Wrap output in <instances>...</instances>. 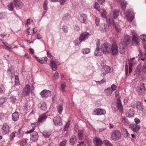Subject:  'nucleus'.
<instances>
[{
	"instance_id": "obj_1",
	"label": "nucleus",
	"mask_w": 146,
	"mask_h": 146,
	"mask_svg": "<svg viewBox=\"0 0 146 146\" xmlns=\"http://www.w3.org/2000/svg\"><path fill=\"white\" fill-rule=\"evenodd\" d=\"M124 39L126 41V42L125 41H122L119 44L120 52L121 53H123L125 51L127 43L130 40L129 37L127 35H125Z\"/></svg>"
},
{
	"instance_id": "obj_15",
	"label": "nucleus",
	"mask_w": 146,
	"mask_h": 146,
	"mask_svg": "<svg viewBox=\"0 0 146 146\" xmlns=\"http://www.w3.org/2000/svg\"><path fill=\"white\" fill-rule=\"evenodd\" d=\"M131 127L132 130L134 131L137 132L138 131L139 129L140 128V126L137 125H132Z\"/></svg>"
},
{
	"instance_id": "obj_54",
	"label": "nucleus",
	"mask_w": 146,
	"mask_h": 146,
	"mask_svg": "<svg viewBox=\"0 0 146 146\" xmlns=\"http://www.w3.org/2000/svg\"><path fill=\"white\" fill-rule=\"evenodd\" d=\"M66 0H59L60 3L61 4H63L66 1Z\"/></svg>"
},
{
	"instance_id": "obj_14",
	"label": "nucleus",
	"mask_w": 146,
	"mask_h": 146,
	"mask_svg": "<svg viewBox=\"0 0 146 146\" xmlns=\"http://www.w3.org/2000/svg\"><path fill=\"white\" fill-rule=\"evenodd\" d=\"M139 42L138 39L135 36H134L132 38V44L133 46H136L138 44Z\"/></svg>"
},
{
	"instance_id": "obj_50",
	"label": "nucleus",
	"mask_w": 146,
	"mask_h": 146,
	"mask_svg": "<svg viewBox=\"0 0 146 146\" xmlns=\"http://www.w3.org/2000/svg\"><path fill=\"white\" fill-rule=\"evenodd\" d=\"M134 120L135 122L137 124L139 123L140 122L139 119L138 118H135Z\"/></svg>"
},
{
	"instance_id": "obj_55",
	"label": "nucleus",
	"mask_w": 146,
	"mask_h": 146,
	"mask_svg": "<svg viewBox=\"0 0 146 146\" xmlns=\"http://www.w3.org/2000/svg\"><path fill=\"white\" fill-rule=\"evenodd\" d=\"M29 50L30 52L32 54H33L34 53V51L33 49H32V48H30L29 49Z\"/></svg>"
},
{
	"instance_id": "obj_48",
	"label": "nucleus",
	"mask_w": 146,
	"mask_h": 146,
	"mask_svg": "<svg viewBox=\"0 0 146 146\" xmlns=\"http://www.w3.org/2000/svg\"><path fill=\"white\" fill-rule=\"evenodd\" d=\"M66 86L65 84H62L61 85V87L62 90L63 91H65V90L64 89L66 87Z\"/></svg>"
},
{
	"instance_id": "obj_16",
	"label": "nucleus",
	"mask_w": 146,
	"mask_h": 146,
	"mask_svg": "<svg viewBox=\"0 0 146 146\" xmlns=\"http://www.w3.org/2000/svg\"><path fill=\"white\" fill-rule=\"evenodd\" d=\"M50 65L53 70H56L57 68V66L54 60L52 59L51 60Z\"/></svg>"
},
{
	"instance_id": "obj_46",
	"label": "nucleus",
	"mask_w": 146,
	"mask_h": 146,
	"mask_svg": "<svg viewBox=\"0 0 146 146\" xmlns=\"http://www.w3.org/2000/svg\"><path fill=\"white\" fill-rule=\"evenodd\" d=\"M54 78L55 79H57L59 77V74L58 72H56L54 75Z\"/></svg>"
},
{
	"instance_id": "obj_8",
	"label": "nucleus",
	"mask_w": 146,
	"mask_h": 146,
	"mask_svg": "<svg viewBox=\"0 0 146 146\" xmlns=\"http://www.w3.org/2000/svg\"><path fill=\"white\" fill-rule=\"evenodd\" d=\"M110 67L107 66H104L103 67L102 71L103 74H106L110 72Z\"/></svg>"
},
{
	"instance_id": "obj_43",
	"label": "nucleus",
	"mask_w": 146,
	"mask_h": 146,
	"mask_svg": "<svg viewBox=\"0 0 146 146\" xmlns=\"http://www.w3.org/2000/svg\"><path fill=\"white\" fill-rule=\"evenodd\" d=\"M118 15V14L117 13V12H114L113 13V17L114 19L117 18Z\"/></svg>"
},
{
	"instance_id": "obj_7",
	"label": "nucleus",
	"mask_w": 146,
	"mask_h": 146,
	"mask_svg": "<svg viewBox=\"0 0 146 146\" xmlns=\"http://www.w3.org/2000/svg\"><path fill=\"white\" fill-rule=\"evenodd\" d=\"M93 142L94 144L97 146H101L102 144V142L100 138L96 137L94 138Z\"/></svg>"
},
{
	"instance_id": "obj_60",
	"label": "nucleus",
	"mask_w": 146,
	"mask_h": 146,
	"mask_svg": "<svg viewBox=\"0 0 146 146\" xmlns=\"http://www.w3.org/2000/svg\"><path fill=\"white\" fill-rule=\"evenodd\" d=\"M41 36L40 34H38L37 36V39H40L41 38Z\"/></svg>"
},
{
	"instance_id": "obj_61",
	"label": "nucleus",
	"mask_w": 146,
	"mask_h": 146,
	"mask_svg": "<svg viewBox=\"0 0 146 146\" xmlns=\"http://www.w3.org/2000/svg\"><path fill=\"white\" fill-rule=\"evenodd\" d=\"M143 90L140 89L139 90L138 92L140 94H141L143 92Z\"/></svg>"
},
{
	"instance_id": "obj_56",
	"label": "nucleus",
	"mask_w": 146,
	"mask_h": 146,
	"mask_svg": "<svg viewBox=\"0 0 146 146\" xmlns=\"http://www.w3.org/2000/svg\"><path fill=\"white\" fill-rule=\"evenodd\" d=\"M84 142L83 141L79 142V143L77 144V146H81L82 145L84 144Z\"/></svg>"
},
{
	"instance_id": "obj_39",
	"label": "nucleus",
	"mask_w": 146,
	"mask_h": 146,
	"mask_svg": "<svg viewBox=\"0 0 146 146\" xmlns=\"http://www.w3.org/2000/svg\"><path fill=\"white\" fill-rule=\"evenodd\" d=\"M104 143L106 145L108 144H109V146H112V145L111 143H110L108 141L106 140H105L104 141Z\"/></svg>"
},
{
	"instance_id": "obj_11",
	"label": "nucleus",
	"mask_w": 146,
	"mask_h": 146,
	"mask_svg": "<svg viewBox=\"0 0 146 146\" xmlns=\"http://www.w3.org/2000/svg\"><path fill=\"white\" fill-rule=\"evenodd\" d=\"M94 114L97 115L104 114L106 112L105 110L103 109H98L94 111Z\"/></svg>"
},
{
	"instance_id": "obj_40",
	"label": "nucleus",
	"mask_w": 146,
	"mask_h": 146,
	"mask_svg": "<svg viewBox=\"0 0 146 146\" xmlns=\"http://www.w3.org/2000/svg\"><path fill=\"white\" fill-rule=\"evenodd\" d=\"M47 56L48 57L50 58L51 59H52L53 58V57L52 56L51 53L49 51H48L47 52Z\"/></svg>"
},
{
	"instance_id": "obj_45",
	"label": "nucleus",
	"mask_w": 146,
	"mask_h": 146,
	"mask_svg": "<svg viewBox=\"0 0 146 146\" xmlns=\"http://www.w3.org/2000/svg\"><path fill=\"white\" fill-rule=\"evenodd\" d=\"M117 87V86H116L114 84H113L111 86V88L112 89V90L113 91L115 90L116 88Z\"/></svg>"
},
{
	"instance_id": "obj_13",
	"label": "nucleus",
	"mask_w": 146,
	"mask_h": 146,
	"mask_svg": "<svg viewBox=\"0 0 146 146\" xmlns=\"http://www.w3.org/2000/svg\"><path fill=\"white\" fill-rule=\"evenodd\" d=\"M102 53L103 52L100 48H96L94 52V55L96 56H101Z\"/></svg>"
},
{
	"instance_id": "obj_35",
	"label": "nucleus",
	"mask_w": 146,
	"mask_h": 146,
	"mask_svg": "<svg viewBox=\"0 0 146 146\" xmlns=\"http://www.w3.org/2000/svg\"><path fill=\"white\" fill-rule=\"evenodd\" d=\"M15 82L16 85H19V78L18 76H15Z\"/></svg>"
},
{
	"instance_id": "obj_17",
	"label": "nucleus",
	"mask_w": 146,
	"mask_h": 146,
	"mask_svg": "<svg viewBox=\"0 0 146 146\" xmlns=\"http://www.w3.org/2000/svg\"><path fill=\"white\" fill-rule=\"evenodd\" d=\"M39 107L42 110H45L47 109L46 105L44 102L40 103L39 104Z\"/></svg>"
},
{
	"instance_id": "obj_63",
	"label": "nucleus",
	"mask_w": 146,
	"mask_h": 146,
	"mask_svg": "<svg viewBox=\"0 0 146 146\" xmlns=\"http://www.w3.org/2000/svg\"><path fill=\"white\" fill-rule=\"evenodd\" d=\"M11 137L12 138H13L15 137V133H12L11 135Z\"/></svg>"
},
{
	"instance_id": "obj_58",
	"label": "nucleus",
	"mask_w": 146,
	"mask_h": 146,
	"mask_svg": "<svg viewBox=\"0 0 146 146\" xmlns=\"http://www.w3.org/2000/svg\"><path fill=\"white\" fill-rule=\"evenodd\" d=\"M25 57H27V58H30V56L28 54H27V53L25 54Z\"/></svg>"
},
{
	"instance_id": "obj_42",
	"label": "nucleus",
	"mask_w": 146,
	"mask_h": 146,
	"mask_svg": "<svg viewBox=\"0 0 146 146\" xmlns=\"http://www.w3.org/2000/svg\"><path fill=\"white\" fill-rule=\"evenodd\" d=\"M33 20L30 19H28L27 20L26 24L27 25H28L29 24L33 23Z\"/></svg>"
},
{
	"instance_id": "obj_31",
	"label": "nucleus",
	"mask_w": 146,
	"mask_h": 146,
	"mask_svg": "<svg viewBox=\"0 0 146 146\" xmlns=\"http://www.w3.org/2000/svg\"><path fill=\"white\" fill-rule=\"evenodd\" d=\"M8 9L9 11H11L13 10V3H11L8 6Z\"/></svg>"
},
{
	"instance_id": "obj_12",
	"label": "nucleus",
	"mask_w": 146,
	"mask_h": 146,
	"mask_svg": "<svg viewBox=\"0 0 146 146\" xmlns=\"http://www.w3.org/2000/svg\"><path fill=\"white\" fill-rule=\"evenodd\" d=\"M88 36V34L87 33H84L81 35L79 39L80 41L85 40L87 38Z\"/></svg>"
},
{
	"instance_id": "obj_64",
	"label": "nucleus",
	"mask_w": 146,
	"mask_h": 146,
	"mask_svg": "<svg viewBox=\"0 0 146 146\" xmlns=\"http://www.w3.org/2000/svg\"><path fill=\"white\" fill-rule=\"evenodd\" d=\"M98 0L99 2V3L100 4H102V3L105 1V0Z\"/></svg>"
},
{
	"instance_id": "obj_23",
	"label": "nucleus",
	"mask_w": 146,
	"mask_h": 146,
	"mask_svg": "<svg viewBox=\"0 0 146 146\" xmlns=\"http://www.w3.org/2000/svg\"><path fill=\"white\" fill-rule=\"evenodd\" d=\"M122 133L123 135L125 137H127L129 136L128 132L125 128H123L122 129Z\"/></svg>"
},
{
	"instance_id": "obj_47",
	"label": "nucleus",
	"mask_w": 146,
	"mask_h": 146,
	"mask_svg": "<svg viewBox=\"0 0 146 146\" xmlns=\"http://www.w3.org/2000/svg\"><path fill=\"white\" fill-rule=\"evenodd\" d=\"M27 143V139H23V140L22 144L23 145H26V143Z\"/></svg>"
},
{
	"instance_id": "obj_38",
	"label": "nucleus",
	"mask_w": 146,
	"mask_h": 146,
	"mask_svg": "<svg viewBox=\"0 0 146 146\" xmlns=\"http://www.w3.org/2000/svg\"><path fill=\"white\" fill-rule=\"evenodd\" d=\"M140 38L143 41H146V36L144 35H143L140 36Z\"/></svg>"
},
{
	"instance_id": "obj_44",
	"label": "nucleus",
	"mask_w": 146,
	"mask_h": 146,
	"mask_svg": "<svg viewBox=\"0 0 146 146\" xmlns=\"http://www.w3.org/2000/svg\"><path fill=\"white\" fill-rule=\"evenodd\" d=\"M115 96L118 98L117 100L119 99H120L119 97V91L118 90H116L115 92Z\"/></svg>"
},
{
	"instance_id": "obj_22",
	"label": "nucleus",
	"mask_w": 146,
	"mask_h": 146,
	"mask_svg": "<svg viewBox=\"0 0 146 146\" xmlns=\"http://www.w3.org/2000/svg\"><path fill=\"white\" fill-rule=\"evenodd\" d=\"M118 103L117 104V106L118 109L120 111L122 112L123 111V107L121 103L120 99H119V100H118Z\"/></svg>"
},
{
	"instance_id": "obj_24",
	"label": "nucleus",
	"mask_w": 146,
	"mask_h": 146,
	"mask_svg": "<svg viewBox=\"0 0 146 146\" xmlns=\"http://www.w3.org/2000/svg\"><path fill=\"white\" fill-rule=\"evenodd\" d=\"M19 115L17 112H15L12 115V119L14 121L17 120L19 118Z\"/></svg>"
},
{
	"instance_id": "obj_28",
	"label": "nucleus",
	"mask_w": 146,
	"mask_h": 146,
	"mask_svg": "<svg viewBox=\"0 0 146 146\" xmlns=\"http://www.w3.org/2000/svg\"><path fill=\"white\" fill-rule=\"evenodd\" d=\"M104 91L105 94L107 95H111L112 92L111 89L110 88L105 90Z\"/></svg>"
},
{
	"instance_id": "obj_20",
	"label": "nucleus",
	"mask_w": 146,
	"mask_h": 146,
	"mask_svg": "<svg viewBox=\"0 0 146 146\" xmlns=\"http://www.w3.org/2000/svg\"><path fill=\"white\" fill-rule=\"evenodd\" d=\"M14 3L15 7L17 8L20 7L22 5L21 3L18 0H14Z\"/></svg>"
},
{
	"instance_id": "obj_9",
	"label": "nucleus",
	"mask_w": 146,
	"mask_h": 146,
	"mask_svg": "<svg viewBox=\"0 0 146 146\" xmlns=\"http://www.w3.org/2000/svg\"><path fill=\"white\" fill-rule=\"evenodd\" d=\"M54 122L55 125H58L61 124V120L60 117L59 116L55 117L54 119Z\"/></svg>"
},
{
	"instance_id": "obj_36",
	"label": "nucleus",
	"mask_w": 146,
	"mask_h": 146,
	"mask_svg": "<svg viewBox=\"0 0 146 146\" xmlns=\"http://www.w3.org/2000/svg\"><path fill=\"white\" fill-rule=\"evenodd\" d=\"M90 51V50L89 48H86L83 50V52L84 54H86L89 53Z\"/></svg>"
},
{
	"instance_id": "obj_19",
	"label": "nucleus",
	"mask_w": 146,
	"mask_h": 146,
	"mask_svg": "<svg viewBox=\"0 0 146 146\" xmlns=\"http://www.w3.org/2000/svg\"><path fill=\"white\" fill-rule=\"evenodd\" d=\"M80 20L81 22L85 23L86 22V16L85 15H82L80 18Z\"/></svg>"
},
{
	"instance_id": "obj_59",
	"label": "nucleus",
	"mask_w": 146,
	"mask_h": 146,
	"mask_svg": "<svg viewBox=\"0 0 146 146\" xmlns=\"http://www.w3.org/2000/svg\"><path fill=\"white\" fill-rule=\"evenodd\" d=\"M121 5L123 7H125V6L126 5V3L124 2H122L121 3Z\"/></svg>"
},
{
	"instance_id": "obj_18",
	"label": "nucleus",
	"mask_w": 146,
	"mask_h": 146,
	"mask_svg": "<svg viewBox=\"0 0 146 146\" xmlns=\"http://www.w3.org/2000/svg\"><path fill=\"white\" fill-rule=\"evenodd\" d=\"M37 31L36 30H35V29H31L29 28L27 29V33L29 35H32L36 33Z\"/></svg>"
},
{
	"instance_id": "obj_49",
	"label": "nucleus",
	"mask_w": 146,
	"mask_h": 146,
	"mask_svg": "<svg viewBox=\"0 0 146 146\" xmlns=\"http://www.w3.org/2000/svg\"><path fill=\"white\" fill-rule=\"evenodd\" d=\"M70 125V123H67L66 124L65 127V130H66L68 129V127H69Z\"/></svg>"
},
{
	"instance_id": "obj_25",
	"label": "nucleus",
	"mask_w": 146,
	"mask_h": 146,
	"mask_svg": "<svg viewBox=\"0 0 146 146\" xmlns=\"http://www.w3.org/2000/svg\"><path fill=\"white\" fill-rule=\"evenodd\" d=\"M46 117V116L45 114H43L41 115L38 118V121L39 122H41L42 121L44 120Z\"/></svg>"
},
{
	"instance_id": "obj_2",
	"label": "nucleus",
	"mask_w": 146,
	"mask_h": 146,
	"mask_svg": "<svg viewBox=\"0 0 146 146\" xmlns=\"http://www.w3.org/2000/svg\"><path fill=\"white\" fill-rule=\"evenodd\" d=\"M111 47V45L109 43H105L101 45L100 49L103 53L108 54L110 53Z\"/></svg>"
},
{
	"instance_id": "obj_6",
	"label": "nucleus",
	"mask_w": 146,
	"mask_h": 146,
	"mask_svg": "<svg viewBox=\"0 0 146 146\" xmlns=\"http://www.w3.org/2000/svg\"><path fill=\"white\" fill-rule=\"evenodd\" d=\"M30 91V86L29 84L25 85L23 90V94L24 96H27L29 94Z\"/></svg>"
},
{
	"instance_id": "obj_10",
	"label": "nucleus",
	"mask_w": 146,
	"mask_h": 146,
	"mask_svg": "<svg viewBox=\"0 0 146 146\" xmlns=\"http://www.w3.org/2000/svg\"><path fill=\"white\" fill-rule=\"evenodd\" d=\"M9 126L7 124L3 125L2 127V131L4 134H6L8 133L9 131Z\"/></svg>"
},
{
	"instance_id": "obj_32",
	"label": "nucleus",
	"mask_w": 146,
	"mask_h": 146,
	"mask_svg": "<svg viewBox=\"0 0 146 146\" xmlns=\"http://www.w3.org/2000/svg\"><path fill=\"white\" fill-rule=\"evenodd\" d=\"M99 11L100 12L102 16L103 17H105L106 15V13L104 9H101Z\"/></svg>"
},
{
	"instance_id": "obj_41",
	"label": "nucleus",
	"mask_w": 146,
	"mask_h": 146,
	"mask_svg": "<svg viewBox=\"0 0 146 146\" xmlns=\"http://www.w3.org/2000/svg\"><path fill=\"white\" fill-rule=\"evenodd\" d=\"M78 138L79 139L81 140L82 139L83 136L82 133H79L78 134Z\"/></svg>"
},
{
	"instance_id": "obj_26",
	"label": "nucleus",
	"mask_w": 146,
	"mask_h": 146,
	"mask_svg": "<svg viewBox=\"0 0 146 146\" xmlns=\"http://www.w3.org/2000/svg\"><path fill=\"white\" fill-rule=\"evenodd\" d=\"M3 44L5 46L6 48L9 50L16 47V46L15 45H14V46H12L11 45L8 44L6 42L3 43Z\"/></svg>"
},
{
	"instance_id": "obj_29",
	"label": "nucleus",
	"mask_w": 146,
	"mask_h": 146,
	"mask_svg": "<svg viewBox=\"0 0 146 146\" xmlns=\"http://www.w3.org/2000/svg\"><path fill=\"white\" fill-rule=\"evenodd\" d=\"M62 105L61 104H60L59 105L58 108V110L59 113H61L63 110Z\"/></svg>"
},
{
	"instance_id": "obj_33",
	"label": "nucleus",
	"mask_w": 146,
	"mask_h": 146,
	"mask_svg": "<svg viewBox=\"0 0 146 146\" xmlns=\"http://www.w3.org/2000/svg\"><path fill=\"white\" fill-rule=\"evenodd\" d=\"M67 141L64 140L60 142L59 144V146H65L66 145Z\"/></svg>"
},
{
	"instance_id": "obj_62",
	"label": "nucleus",
	"mask_w": 146,
	"mask_h": 146,
	"mask_svg": "<svg viewBox=\"0 0 146 146\" xmlns=\"http://www.w3.org/2000/svg\"><path fill=\"white\" fill-rule=\"evenodd\" d=\"M96 23L97 25H98L99 23V20L98 19L96 18Z\"/></svg>"
},
{
	"instance_id": "obj_3",
	"label": "nucleus",
	"mask_w": 146,
	"mask_h": 146,
	"mask_svg": "<svg viewBox=\"0 0 146 146\" xmlns=\"http://www.w3.org/2000/svg\"><path fill=\"white\" fill-rule=\"evenodd\" d=\"M121 136V134L120 131L117 130L113 131L111 135V138L115 140H118Z\"/></svg>"
},
{
	"instance_id": "obj_5",
	"label": "nucleus",
	"mask_w": 146,
	"mask_h": 146,
	"mask_svg": "<svg viewBox=\"0 0 146 146\" xmlns=\"http://www.w3.org/2000/svg\"><path fill=\"white\" fill-rule=\"evenodd\" d=\"M40 94L41 97L43 98H46L51 96V93L50 91L48 90H44L40 93Z\"/></svg>"
},
{
	"instance_id": "obj_21",
	"label": "nucleus",
	"mask_w": 146,
	"mask_h": 146,
	"mask_svg": "<svg viewBox=\"0 0 146 146\" xmlns=\"http://www.w3.org/2000/svg\"><path fill=\"white\" fill-rule=\"evenodd\" d=\"M134 113L133 110L131 109L127 111V115L129 117H131L134 116Z\"/></svg>"
},
{
	"instance_id": "obj_51",
	"label": "nucleus",
	"mask_w": 146,
	"mask_h": 146,
	"mask_svg": "<svg viewBox=\"0 0 146 146\" xmlns=\"http://www.w3.org/2000/svg\"><path fill=\"white\" fill-rule=\"evenodd\" d=\"M132 65L131 64H130L129 65V72L131 73L132 71Z\"/></svg>"
},
{
	"instance_id": "obj_30",
	"label": "nucleus",
	"mask_w": 146,
	"mask_h": 146,
	"mask_svg": "<svg viewBox=\"0 0 146 146\" xmlns=\"http://www.w3.org/2000/svg\"><path fill=\"white\" fill-rule=\"evenodd\" d=\"M38 139L37 135L36 134L34 136H32L31 137V139L33 141H35Z\"/></svg>"
},
{
	"instance_id": "obj_52",
	"label": "nucleus",
	"mask_w": 146,
	"mask_h": 146,
	"mask_svg": "<svg viewBox=\"0 0 146 146\" xmlns=\"http://www.w3.org/2000/svg\"><path fill=\"white\" fill-rule=\"evenodd\" d=\"M125 69L126 74V75H127V74H128V66L127 65H125Z\"/></svg>"
},
{
	"instance_id": "obj_4",
	"label": "nucleus",
	"mask_w": 146,
	"mask_h": 146,
	"mask_svg": "<svg viewBox=\"0 0 146 146\" xmlns=\"http://www.w3.org/2000/svg\"><path fill=\"white\" fill-rule=\"evenodd\" d=\"M110 53H111L112 55L115 56L116 55L118 52V48L116 43L114 42L111 46V47L110 48Z\"/></svg>"
},
{
	"instance_id": "obj_37",
	"label": "nucleus",
	"mask_w": 146,
	"mask_h": 146,
	"mask_svg": "<svg viewBox=\"0 0 146 146\" xmlns=\"http://www.w3.org/2000/svg\"><path fill=\"white\" fill-rule=\"evenodd\" d=\"M122 121L124 124L125 125H127L128 124V121L125 117H123L122 119Z\"/></svg>"
},
{
	"instance_id": "obj_27",
	"label": "nucleus",
	"mask_w": 146,
	"mask_h": 146,
	"mask_svg": "<svg viewBox=\"0 0 146 146\" xmlns=\"http://www.w3.org/2000/svg\"><path fill=\"white\" fill-rule=\"evenodd\" d=\"M77 140V139L75 136H73L71 137L70 140V142L72 145H73L75 143Z\"/></svg>"
},
{
	"instance_id": "obj_53",
	"label": "nucleus",
	"mask_w": 146,
	"mask_h": 146,
	"mask_svg": "<svg viewBox=\"0 0 146 146\" xmlns=\"http://www.w3.org/2000/svg\"><path fill=\"white\" fill-rule=\"evenodd\" d=\"M98 5H99L98 4L97 2H96L95 4L94 8L97 9H98Z\"/></svg>"
},
{
	"instance_id": "obj_34",
	"label": "nucleus",
	"mask_w": 146,
	"mask_h": 146,
	"mask_svg": "<svg viewBox=\"0 0 146 146\" xmlns=\"http://www.w3.org/2000/svg\"><path fill=\"white\" fill-rule=\"evenodd\" d=\"M96 48H100V41L99 40H97L96 41Z\"/></svg>"
},
{
	"instance_id": "obj_57",
	"label": "nucleus",
	"mask_w": 146,
	"mask_h": 146,
	"mask_svg": "<svg viewBox=\"0 0 146 146\" xmlns=\"http://www.w3.org/2000/svg\"><path fill=\"white\" fill-rule=\"evenodd\" d=\"M37 61L40 64H43L44 63V62L43 60H40L39 59H37Z\"/></svg>"
}]
</instances>
